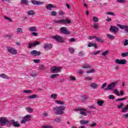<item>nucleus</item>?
Returning <instances> with one entry per match:
<instances>
[{
	"label": "nucleus",
	"instance_id": "obj_1",
	"mask_svg": "<svg viewBox=\"0 0 128 128\" xmlns=\"http://www.w3.org/2000/svg\"><path fill=\"white\" fill-rule=\"evenodd\" d=\"M0 124L2 126H6L7 128H10L12 124L15 128L20 126V124H18V122H16L14 120H8L6 117H0Z\"/></svg>",
	"mask_w": 128,
	"mask_h": 128
},
{
	"label": "nucleus",
	"instance_id": "obj_2",
	"mask_svg": "<svg viewBox=\"0 0 128 128\" xmlns=\"http://www.w3.org/2000/svg\"><path fill=\"white\" fill-rule=\"evenodd\" d=\"M66 107L64 106H56L53 108V110L55 114L62 116V114H64V110H66Z\"/></svg>",
	"mask_w": 128,
	"mask_h": 128
},
{
	"label": "nucleus",
	"instance_id": "obj_3",
	"mask_svg": "<svg viewBox=\"0 0 128 128\" xmlns=\"http://www.w3.org/2000/svg\"><path fill=\"white\" fill-rule=\"evenodd\" d=\"M56 24H70V20L68 19H62L60 20H55L54 21Z\"/></svg>",
	"mask_w": 128,
	"mask_h": 128
},
{
	"label": "nucleus",
	"instance_id": "obj_4",
	"mask_svg": "<svg viewBox=\"0 0 128 128\" xmlns=\"http://www.w3.org/2000/svg\"><path fill=\"white\" fill-rule=\"evenodd\" d=\"M62 67H56V66H54L51 68L50 72L53 74H58V72H60L62 70Z\"/></svg>",
	"mask_w": 128,
	"mask_h": 128
},
{
	"label": "nucleus",
	"instance_id": "obj_5",
	"mask_svg": "<svg viewBox=\"0 0 128 128\" xmlns=\"http://www.w3.org/2000/svg\"><path fill=\"white\" fill-rule=\"evenodd\" d=\"M31 118H32V115L27 114L25 116L22 118V120H21L20 123L22 124H26V122H30V120H30Z\"/></svg>",
	"mask_w": 128,
	"mask_h": 128
},
{
	"label": "nucleus",
	"instance_id": "obj_6",
	"mask_svg": "<svg viewBox=\"0 0 128 128\" xmlns=\"http://www.w3.org/2000/svg\"><path fill=\"white\" fill-rule=\"evenodd\" d=\"M6 48L8 52H10L11 54H18L16 50L12 47L6 46Z\"/></svg>",
	"mask_w": 128,
	"mask_h": 128
},
{
	"label": "nucleus",
	"instance_id": "obj_7",
	"mask_svg": "<svg viewBox=\"0 0 128 128\" xmlns=\"http://www.w3.org/2000/svg\"><path fill=\"white\" fill-rule=\"evenodd\" d=\"M116 88V82H112L109 84L108 87L104 89V90H112Z\"/></svg>",
	"mask_w": 128,
	"mask_h": 128
},
{
	"label": "nucleus",
	"instance_id": "obj_8",
	"mask_svg": "<svg viewBox=\"0 0 128 128\" xmlns=\"http://www.w3.org/2000/svg\"><path fill=\"white\" fill-rule=\"evenodd\" d=\"M52 38L58 42H64V40L63 38L60 36H54L52 37Z\"/></svg>",
	"mask_w": 128,
	"mask_h": 128
},
{
	"label": "nucleus",
	"instance_id": "obj_9",
	"mask_svg": "<svg viewBox=\"0 0 128 128\" xmlns=\"http://www.w3.org/2000/svg\"><path fill=\"white\" fill-rule=\"evenodd\" d=\"M60 32L61 34H70V32L66 27H62L60 28Z\"/></svg>",
	"mask_w": 128,
	"mask_h": 128
},
{
	"label": "nucleus",
	"instance_id": "obj_10",
	"mask_svg": "<svg viewBox=\"0 0 128 128\" xmlns=\"http://www.w3.org/2000/svg\"><path fill=\"white\" fill-rule=\"evenodd\" d=\"M110 32H113L114 34H116L118 32V28L116 26H111L110 28Z\"/></svg>",
	"mask_w": 128,
	"mask_h": 128
},
{
	"label": "nucleus",
	"instance_id": "obj_11",
	"mask_svg": "<svg viewBox=\"0 0 128 128\" xmlns=\"http://www.w3.org/2000/svg\"><path fill=\"white\" fill-rule=\"evenodd\" d=\"M116 64H126V59H116L115 60Z\"/></svg>",
	"mask_w": 128,
	"mask_h": 128
},
{
	"label": "nucleus",
	"instance_id": "obj_12",
	"mask_svg": "<svg viewBox=\"0 0 128 128\" xmlns=\"http://www.w3.org/2000/svg\"><path fill=\"white\" fill-rule=\"evenodd\" d=\"M76 111L81 110V112H80V114H82V116H88V114L84 112H86V109H84L82 108H76Z\"/></svg>",
	"mask_w": 128,
	"mask_h": 128
},
{
	"label": "nucleus",
	"instance_id": "obj_13",
	"mask_svg": "<svg viewBox=\"0 0 128 128\" xmlns=\"http://www.w3.org/2000/svg\"><path fill=\"white\" fill-rule=\"evenodd\" d=\"M43 48L46 50H50L52 48V44L48 43H46L43 46Z\"/></svg>",
	"mask_w": 128,
	"mask_h": 128
},
{
	"label": "nucleus",
	"instance_id": "obj_14",
	"mask_svg": "<svg viewBox=\"0 0 128 128\" xmlns=\"http://www.w3.org/2000/svg\"><path fill=\"white\" fill-rule=\"evenodd\" d=\"M40 52H38L36 50H32L30 52V54H31V56H40Z\"/></svg>",
	"mask_w": 128,
	"mask_h": 128
},
{
	"label": "nucleus",
	"instance_id": "obj_15",
	"mask_svg": "<svg viewBox=\"0 0 128 128\" xmlns=\"http://www.w3.org/2000/svg\"><path fill=\"white\" fill-rule=\"evenodd\" d=\"M117 26H118L121 30H124L126 32H128V26L126 25H122L120 24H118Z\"/></svg>",
	"mask_w": 128,
	"mask_h": 128
},
{
	"label": "nucleus",
	"instance_id": "obj_16",
	"mask_svg": "<svg viewBox=\"0 0 128 128\" xmlns=\"http://www.w3.org/2000/svg\"><path fill=\"white\" fill-rule=\"evenodd\" d=\"M31 2L32 4H34V6H40L44 4L43 2L38 1L36 0H32Z\"/></svg>",
	"mask_w": 128,
	"mask_h": 128
},
{
	"label": "nucleus",
	"instance_id": "obj_17",
	"mask_svg": "<svg viewBox=\"0 0 128 128\" xmlns=\"http://www.w3.org/2000/svg\"><path fill=\"white\" fill-rule=\"evenodd\" d=\"M90 86L94 90H96V88H98V84L96 82H91L90 84Z\"/></svg>",
	"mask_w": 128,
	"mask_h": 128
},
{
	"label": "nucleus",
	"instance_id": "obj_18",
	"mask_svg": "<svg viewBox=\"0 0 128 128\" xmlns=\"http://www.w3.org/2000/svg\"><path fill=\"white\" fill-rule=\"evenodd\" d=\"M28 30L30 32H37L38 29H36V26H31L28 28Z\"/></svg>",
	"mask_w": 128,
	"mask_h": 128
},
{
	"label": "nucleus",
	"instance_id": "obj_19",
	"mask_svg": "<svg viewBox=\"0 0 128 128\" xmlns=\"http://www.w3.org/2000/svg\"><path fill=\"white\" fill-rule=\"evenodd\" d=\"M52 8H54V5H52V4H49L46 6V10H52Z\"/></svg>",
	"mask_w": 128,
	"mask_h": 128
},
{
	"label": "nucleus",
	"instance_id": "obj_20",
	"mask_svg": "<svg viewBox=\"0 0 128 128\" xmlns=\"http://www.w3.org/2000/svg\"><path fill=\"white\" fill-rule=\"evenodd\" d=\"M128 111V104H127L126 106L122 108V112H126Z\"/></svg>",
	"mask_w": 128,
	"mask_h": 128
},
{
	"label": "nucleus",
	"instance_id": "obj_21",
	"mask_svg": "<svg viewBox=\"0 0 128 128\" xmlns=\"http://www.w3.org/2000/svg\"><path fill=\"white\" fill-rule=\"evenodd\" d=\"M37 97H38L37 95L33 94V95L29 96L27 98L28 100H32V98H37Z\"/></svg>",
	"mask_w": 128,
	"mask_h": 128
},
{
	"label": "nucleus",
	"instance_id": "obj_22",
	"mask_svg": "<svg viewBox=\"0 0 128 128\" xmlns=\"http://www.w3.org/2000/svg\"><path fill=\"white\" fill-rule=\"evenodd\" d=\"M82 68H92V66L90 65L87 64H83L82 66Z\"/></svg>",
	"mask_w": 128,
	"mask_h": 128
},
{
	"label": "nucleus",
	"instance_id": "obj_23",
	"mask_svg": "<svg viewBox=\"0 0 128 128\" xmlns=\"http://www.w3.org/2000/svg\"><path fill=\"white\" fill-rule=\"evenodd\" d=\"M34 10H30L28 11V16H34Z\"/></svg>",
	"mask_w": 128,
	"mask_h": 128
},
{
	"label": "nucleus",
	"instance_id": "obj_24",
	"mask_svg": "<svg viewBox=\"0 0 128 128\" xmlns=\"http://www.w3.org/2000/svg\"><path fill=\"white\" fill-rule=\"evenodd\" d=\"M107 38H110V40H114V35H112L110 34H107Z\"/></svg>",
	"mask_w": 128,
	"mask_h": 128
},
{
	"label": "nucleus",
	"instance_id": "obj_25",
	"mask_svg": "<svg viewBox=\"0 0 128 128\" xmlns=\"http://www.w3.org/2000/svg\"><path fill=\"white\" fill-rule=\"evenodd\" d=\"M80 124H88V121L81 120L80 121Z\"/></svg>",
	"mask_w": 128,
	"mask_h": 128
},
{
	"label": "nucleus",
	"instance_id": "obj_26",
	"mask_svg": "<svg viewBox=\"0 0 128 128\" xmlns=\"http://www.w3.org/2000/svg\"><path fill=\"white\" fill-rule=\"evenodd\" d=\"M104 102L102 100H98V102H97V104H98V106H102V104H104Z\"/></svg>",
	"mask_w": 128,
	"mask_h": 128
},
{
	"label": "nucleus",
	"instance_id": "obj_27",
	"mask_svg": "<svg viewBox=\"0 0 128 128\" xmlns=\"http://www.w3.org/2000/svg\"><path fill=\"white\" fill-rule=\"evenodd\" d=\"M0 78H6V80H8L9 78L8 76L4 74H2L0 75Z\"/></svg>",
	"mask_w": 128,
	"mask_h": 128
},
{
	"label": "nucleus",
	"instance_id": "obj_28",
	"mask_svg": "<svg viewBox=\"0 0 128 128\" xmlns=\"http://www.w3.org/2000/svg\"><path fill=\"white\" fill-rule=\"evenodd\" d=\"M60 76V74H52L50 76V78H55L58 76Z\"/></svg>",
	"mask_w": 128,
	"mask_h": 128
},
{
	"label": "nucleus",
	"instance_id": "obj_29",
	"mask_svg": "<svg viewBox=\"0 0 128 128\" xmlns=\"http://www.w3.org/2000/svg\"><path fill=\"white\" fill-rule=\"evenodd\" d=\"M26 110L28 112H34V109L32 108H30V107L26 108Z\"/></svg>",
	"mask_w": 128,
	"mask_h": 128
},
{
	"label": "nucleus",
	"instance_id": "obj_30",
	"mask_svg": "<svg viewBox=\"0 0 128 128\" xmlns=\"http://www.w3.org/2000/svg\"><path fill=\"white\" fill-rule=\"evenodd\" d=\"M69 52L72 54H74V49L70 47L69 48Z\"/></svg>",
	"mask_w": 128,
	"mask_h": 128
},
{
	"label": "nucleus",
	"instance_id": "obj_31",
	"mask_svg": "<svg viewBox=\"0 0 128 128\" xmlns=\"http://www.w3.org/2000/svg\"><path fill=\"white\" fill-rule=\"evenodd\" d=\"M96 40L98 42H104V40L102 38H100L98 37L96 38Z\"/></svg>",
	"mask_w": 128,
	"mask_h": 128
},
{
	"label": "nucleus",
	"instance_id": "obj_32",
	"mask_svg": "<svg viewBox=\"0 0 128 128\" xmlns=\"http://www.w3.org/2000/svg\"><path fill=\"white\" fill-rule=\"evenodd\" d=\"M100 50L95 51V52H92L91 53V54H92V56H96V54H100Z\"/></svg>",
	"mask_w": 128,
	"mask_h": 128
},
{
	"label": "nucleus",
	"instance_id": "obj_33",
	"mask_svg": "<svg viewBox=\"0 0 128 128\" xmlns=\"http://www.w3.org/2000/svg\"><path fill=\"white\" fill-rule=\"evenodd\" d=\"M21 4H28V0H22Z\"/></svg>",
	"mask_w": 128,
	"mask_h": 128
},
{
	"label": "nucleus",
	"instance_id": "obj_34",
	"mask_svg": "<svg viewBox=\"0 0 128 128\" xmlns=\"http://www.w3.org/2000/svg\"><path fill=\"white\" fill-rule=\"evenodd\" d=\"M23 92L24 94H32V91L30 90H24Z\"/></svg>",
	"mask_w": 128,
	"mask_h": 128
},
{
	"label": "nucleus",
	"instance_id": "obj_35",
	"mask_svg": "<svg viewBox=\"0 0 128 128\" xmlns=\"http://www.w3.org/2000/svg\"><path fill=\"white\" fill-rule=\"evenodd\" d=\"M56 102L58 104H60V106L64 104V102L60 100H56Z\"/></svg>",
	"mask_w": 128,
	"mask_h": 128
},
{
	"label": "nucleus",
	"instance_id": "obj_36",
	"mask_svg": "<svg viewBox=\"0 0 128 128\" xmlns=\"http://www.w3.org/2000/svg\"><path fill=\"white\" fill-rule=\"evenodd\" d=\"M110 52L108 50H106L102 53V56H107V54H108Z\"/></svg>",
	"mask_w": 128,
	"mask_h": 128
},
{
	"label": "nucleus",
	"instance_id": "obj_37",
	"mask_svg": "<svg viewBox=\"0 0 128 128\" xmlns=\"http://www.w3.org/2000/svg\"><path fill=\"white\" fill-rule=\"evenodd\" d=\"M4 18L6 20H8L10 22H12V20L10 19L9 17H8L6 16H4Z\"/></svg>",
	"mask_w": 128,
	"mask_h": 128
},
{
	"label": "nucleus",
	"instance_id": "obj_38",
	"mask_svg": "<svg viewBox=\"0 0 128 128\" xmlns=\"http://www.w3.org/2000/svg\"><path fill=\"white\" fill-rule=\"evenodd\" d=\"M126 100V98H120L116 99V102H120L122 100Z\"/></svg>",
	"mask_w": 128,
	"mask_h": 128
},
{
	"label": "nucleus",
	"instance_id": "obj_39",
	"mask_svg": "<svg viewBox=\"0 0 128 128\" xmlns=\"http://www.w3.org/2000/svg\"><path fill=\"white\" fill-rule=\"evenodd\" d=\"M57 96H58V94H52L51 95L52 98H54V100H56V98Z\"/></svg>",
	"mask_w": 128,
	"mask_h": 128
},
{
	"label": "nucleus",
	"instance_id": "obj_40",
	"mask_svg": "<svg viewBox=\"0 0 128 128\" xmlns=\"http://www.w3.org/2000/svg\"><path fill=\"white\" fill-rule=\"evenodd\" d=\"M51 16H56V11L51 12Z\"/></svg>",
	"mask_w": 128,
	"mask_h": 128
},
{
	"label": "nucleus",
	"instance_id": "obj_41",
	"mask_svg": "<svg viewBox=\"0 0 128 128\" xmlns=\"http://www.w3.org/2000/svg\"><path fill=\"white\" fill-rule=\"evenodd\" d=\"M93 22H98V18L96 16H94L93 17Z\"/></svg>",
	"mask_w": 128,
	"mask_h": 128
},
{
	"label": "nucleus",
	"instance_id": "obj_42",
	"mask_svg": "<svg viewBox=\"0 0 128 128\" xmlns=\"http://www.w3.org/2000/svg\"><path fill=\"white\" fill-rule=\"evenodd\" d=\"M100 26H98V24L97 23H95L93 25V28H96V30H97V28H98V27Z\"/></svg>",
	"mask_w": 128,
	"mask_h": 128
},
{
	"label": "nucleus",
	"instance_id": "obj_43",
	"mask_svg": "<svg viewBox=\"0 0 128 128\" xmlns=\"http://www.w3.org/2000/svg\"><path fill=\"white\" fill-rule=\"evenodd\" d=\"M18 34H20V32H22V28H18L16 30Z\"/></svg>",
	"mask_w": 128,
	"mask_h": 128
},
{
	"label": "nucleus",
	"instance_id": "obj_44",
	"mask_svg": "<svg viewBox=\"0 0 128 128\" xmlns=\"http://www.w3.org/2000/svg\"><path fill=\"white\" fill-rule=\"evenodd\" d=\"M92 72H94V69H91L86 72V74H92Z\"/></svg>",
	"mask_w": 128,
	"mask_h": 128
},
{
	"label": "nucleus",
	"instance_id": "obj_45",
	"mask_svg": "<svg viewBox=\"0 0 128 128\" xmlns=\"http://www.w3.org/2000/svg\"><path fill=\"white\" fill-rule=\"evenodd\" d=\"M114 94H116L117 96H120V92H118V89L114 90Z\"/></svg>",
	"mask_w": 128,
	"mask_h": 128
},
{
	"label": "nucleus",
	"instance_id": "obj_46",
	"mask_svg": "<svg viewBox=\"0 0 128 128\" xmlns=\"http://www.w3.org/2000/svg\"><path fill=\"white\" fill-rule=\"evenodd\" d=\"M121 56H122V58H124L126 56H128V52H126L125 53H122Z\"/></svg>",
	"mask_w": 128,
	"mask_h": 128
},
{
	"label": "nucleus",
	"instance_id": "obj_47",
	"mask_svg": "<svg viewBox=\"0 0 128 128\" xmlns=\"http://www.w3.org/2000/svg\"><path fill=\"white\" fill-rule=\"evenodd\" d=\"M39 68L40 70H46V66L44 65H40Z\"/></svg>",
	"mask_w": 128,
	"mask_h": 128
},
{
	"label": "nucleus",
	"instance_id": "obj_48",
	"mask_svg": "<svg viewBox=\"0 0 128 128\" xmlns=\"http://www.w3.org/2000/svg\"><path fill=\"white\" fill-rule=\"evenodd\" d=\"M122 106H124V103H120V105L117 106V108L118 110H120V108H122Z\"/></svg>",
	"mask_w": 128,
	"mask_h": 128
},
{
	"label": "nucleus",
	"instance_id": "obj_49",
	"mask_svg": "<svg viewBox=\"0 0 128 128\" xmlns=\"http://www.w3.org/2000/svg\"><path fill=\"white\" fill-rule=\"evenodd\" d=\"M118 2H119L120 4H124V2H126V0H117Z\"/></svg>",
	"mask_w": 128,
	"mask_h": 128
},
{
	"label": "nucleus",
	"instance_id": "obj_50",
	"mask_svg": "<svg viewBox=\"0 0 128 128\" xmlns=\"http://www.w3.org/2000/svg\"><path fill=\"white\" fill-rule=\"evenodd\" d=\"M42 128H54V126H43Z\"/></svg>",
	"mask_w": 128,
	"mask_h": 128
},
{
	"label": "nucleus",
	"instance_id": "obj_51",
	"mask_svg": "<svg viewBox=\"0 0 128 128\" xmlns=\"http://www.w3.org/2000/svg\"><path fill=\"white\" fill-rule=\"evenodd\" d=\"M70 80H76V77L72 76H70Z\"/></svg>",
	"mask_w": 128,
	"mask_h": 128
},
{
	"label": "nucleus",
	"instance_id": "obj_52",
	"mask_svg": "<svg viewBox=\"0 0 128 128\" xmlns=\"http://www.w3.org/2000/svg\"><path fill=\"white\" fill-rule=\"evenodd\" d=\"M34 62H35V64H38L40 62V60L35 59L34 60Z\"/></svg>",
	"mask_w": 128,
	"mask_h": 128
},
{
	"label": "nucleus",
	"instance_id": "obj_53",
	"mask_svg": "<svg viewBox=\"0 0 128 128\" xmlns=\"http://www.w3.org/2000/svg\"><path fill=\"white\" fill-rule=\"evenodd\" d=\"M88 48H92V46H94V44L90 42L88 44Z\"/></svg>",
	"mask_w": 128,
	"mask_h": 128
},
{
	"label": "nucleus",
	"instance_id": "obj_54",
	"mask_svg": "<svg viewBox=\"0 0 128 128\" xmlns=\"http://www.w3.org/2000/svg\"><path fill=\"white\" fill-rule=\"evenodd\" d=\"M107 84H108V83H106V82L103 84L101 87V88H106V86Z\"/></svg>",
	"mask_w": 128,
	"mask_h": 128
},
{
	"label": "nucleus",
	"instance_id": "obj_55",
	"mask_svg": "<svg viewBox=\"0 0 128 128\" xmlns=\"http://www.w3.org/2000/svg\"><path fill=\"white\" fill-rule=\"evenodd\" d=\"M124 46H128V40L127 39L125 40L124 43Z\"/></svg>",
	"mask_w": 128,
	"mask_h": 128
},
{
	"label": "nucleus",
	"instance_id": "obj_56",
	"mask_svg": "<svg viewBox=\"0 0 128 128\" xmlns=\"http://www.w3.org/2000/svg\"><path fill=\"white\" fill-rule=\"evenodd\" d=\"M96 126V123L94 122L93 124H90V126H91V128H94Z\"/></svg>",
	"mask_w": 128,
	"mask_h": 128
},
{
	"label": "nucleus",
	"instance_id": "obj_57",
	"mask_svg": "<svg viewBox=\"0 0 128 128\" xmlns=\"http://www.w3.org/2000/svg\"><path fill=\"white\" fill-rule=\"evenodd\" d=\"M58 14H60V16H64V12L62 11H60L58 12Z\"/></svg>",
	"mask_w": 128,
	"mask_h": 128
},
{
	"label": "nucleus",
	"instance_id": "obj_58",
	"mask_svg": "<svg viewBox=\"0 0 128 128\" xmlns=\"http://www.w3.org/2000/svg\"><path fill=\"white\" fill-rule=\"evenodd\" d=\"M109 99L110 100H114V95H110L109 96Z\"/></svg>",
	"mask_w": 128,
	"mask_h": 128
},
{
	"label": "nucleus",
	"instance_id": "obj_59",
	"mask_svg": "<svg viewBox=\"0 0 128 128\" xmlns=\"http://www.w3.org/2000/svg\"><path fill=\"white\" fill-rule=\"evenodd\" d=\"M78 55H79L80 56H84V52H79V53H78Z\"/></svg>",
	"mask_w": 128,
	"mask_h": 128
},
{
	"label": "nucleus",
	"instance_id": "obj_60",
	"mask_svg": "<svg viewBox=\"0 0 128 128\" xmlns=\"http://www.w3.org/2000/svg\"><path fill=\"white\" fill-rule=\"evenodd\" d=\"M106 14H110V16H116V14H114V13L112 12H107Z\"/></svg>",
	"mask_w": 128,
	"mask_h": 128
},
{
	"label": "nucleus",
	"instance_id": "obj_61",
	"mask_svg": "<svg viewBox=\"0 0 128 128\" xmlns=\"http://www.w3.org/2000/svg\"><path fill=\"white\" fill-rule=\"evenodd\" d=\"M92 78L91 77H86L85 78L86 80H92Z\"/></svg>",
	"mask_w": 128,
	"mask_h": 128
},
{
	"label": "nucleus",
	"instance_id": "obj_62",
	"mask_svg": "<svg viewBox=\"0 0 128 128\" xmlns=\"http://www.w3.org/2000/svg\"><path fill=\"white\" fill-rule=\"evenodd\" d=\"M123 116L124 118H128V113L124 114Z\"/></svg>",
	"mask_w": 128,
	"mask_h": 128
},
{
	"label": "nucleus",
	"instance_id": "obj_63",
	"mask_svg": "<svg viewBox=\"0 0 128 128\" xmlns=\"http://www.w3.org/2000/svg\"><path fill=\"white\" fill-rule=\"evenodd\" d=\"M54 120L56 122H60V118H57L55 119Z\"/></svg>",
	"mask_w": 128,
	"mask_h": 128
},
{
	"label": "nucleus",
	"instance_id": "obj_64",
	"mask_svg": "<svg viewBox=\"0 0 128 128\" xmlns=\"http://www.w3.org/2000/svg\"><path fill=\"white\" fill-rule=\"evenodd\" d=\"M5 38H8V40H10V38H12V36L11 35H6L5 36Z\"/></svg>",
	"mask_w": 128,
	"mask_h": 128
}]
</instances>
